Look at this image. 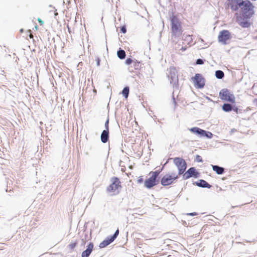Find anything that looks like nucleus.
<instances>
[{"label":"nucleus","instance_id":"nucleus-1","mask_svg":"<svg viewBox=\"0 0 257 257\" xmlns=\"http://www.w3.org/2000/svg\"><path fill=\"white\" fill-rule=\"evenodd\" d=\"M243 4L240 6L241 14L235 13V17L236 22L242 28H248L251 23L248 19L254 15V6L248 0H244Z\"/></svg>","mask_w":257,"mask_h":257},{"label":"nucleus","instance_id":"nucleus-2","mask_svg":"<svg viewBox=\"0 0 257 257\" xmlns=\"http://www.w3.org/2000/svg\"><path fill=\"white\" fill-rule=\"evenodd\" d=\"M170 21L172 36L174 37L180 36L183 33L181 22L175 16H172L170 18Z\"/></svg>","mask_w":257,"mask_h":257},{"label":"nucleus","instance_id":"nucleus-3","mask_svg":"<svg viewBox=\"0 0 257 257\" xmlns=\"http://www.w3.org/2000/svg\"><path fill=\"white\" fill-rule=\"evenodd\" d=\"M110 181L111 183L107 187L106 191L112 195L118 194L119 190L121 188L119 179L117 177H113L111 178Z\"/></svg>","mask_w":257,"mask_h":257},{"label":"nucleus","instance_id":"nucleus-4","mask_svg":"<svg viewBox=\"0 0 257 257\" xmlns=\"http://www.w3.org/2000/svg\"><path fill=\"white\" fill-rule=\"evenodd\" d=\"M178 178V175L176 173H167L161 179V184L163 186L171 185L175 183Z\"/></svg>","mask_w":257,"mask_h":257},{"label":"nucleus","instance_id":"nucleus-5","mask_svg":"<svg viewBox=\"0 0 257 257\" xmlns=\"http://www.w3.org/2000/svg\"><path fill=\"white\" fill-rule=\"evenodd\" d=\"M160 172V171L150 172L149 173L150 177L144 182L145 186L147 188L150 189L156 186L157 184V178Z\"/></svg>","mask_w":257,"mask_h":257},{"label":"nucleus","instance_id":"nucleus-6","mask_svg":"<svg viewBox=\"0 0 257 257\" xmlns=\"http://www.w3.org/2000/svg\"><path fill=\"white\" fill-rule=\"evenodd\" d=\"M219 97L222 100L229 102L232 104L235 103V97L227 89H222L219 92Z\"/></svg>","mask_w":257,"mask_h":257},{"label":"nucleus","instance_id":"nucleus-7","mask_svg":"<svg viewBox=\"0 0 257 257\" xmlns=\"http://www.w3.org/2000/svg\"><path fill=\"white\" fill-rule=\"evenodd\" d=\"M173 162L178 169V176L182 175L187 168V164L185 160L181 158L176 157L174 158Z\"/></svg>","mask_w":257,"mask_h":257},{"label":"nucleus","instance_id":"nucleus-8","mask_svg":"<svg viewBox=\"0 0 257 257\" xmlns=\"http://www.w3.org/2000/svg\"><path fill=\"white\" fill-rule=\"evenodd\" d=\"M230 33L228 30H222L220 31L218 36V40L223 44H226L227 41L231 39Z\"/></svg>","mask_w":257,"mask_h":257},{"label":"nucleus","instance_id":"nucleus-9","mask_svg":"<svg viewBox=\"0 0 257 257\" xmlns=\"http://www.w3.org/2000/svg\"><path fill=\"white\" fill-rule=\"evenodd\" d=\"M228 5L232 11H237L242 5L244 0H227Z\"/></svg>","mask_w":257,"mask_h":257},{"label":"nucleus","instance_id":"nucleus-10","mask_svg":"<svg viewBox=\"0 0 257 257\" xmlns=\"http://www.w3.org/2000/svg\"><path fill=\"white\" fill-rule=\"evenodd\" d=\"M195 86L199 88H203L205 84L204 79L200 74H196L193 78Z\"/></svg>","mask_w":257,"mask_h":257},{"label":"nucleus","instance_id":"nucleus-11","mask_svg":"<svg viewBox=\"0 0 257 257\" xmlns=\"http://www.w3.org/2000/svg\"><path fill=\"white\" fill-rule=\"evenodd\" d=\"M197 173L194 168L192 167L189 168L188 171L185 172L183 175L184 179H187L193 176H197Z\"/></svg>","mask_w":257,"mask_h":257},{"label":"nucleus","instance_id":"nucleus-12","mask_svg":"<svg viewBox=\"0 0 257 257\" xmlns=\"http://www.w3.org/2000/svg\"><path fill=\"white\" fill-rule=\"evenodd\" d=\"M93 247V243L90 242L87 246V249L82 252V257H88L92 251Z\"/></svg>","mask_w":257,"mask_h":257},{"label":"nucleus","instance_id":"nucleus-13","mask_svg":"<svg viewBox=\"0 0 257 257\" xmlns=\"http://www.w3.org/2000/svg\"><path fill=\"white\" fill-rule=\"evenodd\" d=\"M141 67V63L137 60H134L132 64L128 67V70L131 72H134L135 70L140 69Z\"/></svg>","mask_w":257,"mask_h":257},{"label":"nucleus","instance_id":"nucleus-14","mask_svg":"<svg viewBox=\"0 0 257 257\" xmlns=\"http://www.w3.org/2000/svg\"><path fill=\"white\" fill-rule=\"evenodd\" d=\"M191 132L197 134L198 136H199L200 137H202L203 136V134H205V131L203 130L199 127H194L190 128L189 130Z\"/></svg>","mask_w":257,"mask_h":257},{"label":"nucleus","instance_id":"nucleus-15","mask_svg":"<svg viewBox=\"0 0 257 257\" xmlns=\"http://www.w3.org/2000/svg\"><path fill=\"white\" fill-rule=\"evenodd\" d=\"M114 240L111 238V237H107L105 240L100 243L99 247L100 248H104L112 242Z\"/></svg>","mask_w":257,"mask_h":257},{"label":"nucleus","instance_id":"nucleus-16","mask_svg":"<svg viewBox=\"0 0 257 257\" xmlns=\"http://www.w3.org/2000/svg\"><path fill=\"white\" fill-rule=\"evenodd\" d=\"M109 131L104 130L101 135V140L103 143H106L108 141Z\"/></svg>","mask_w":257,"mask_h":257},{"label":"nucleus","instance_id":"nucleus-17","mask_svg":"<svg viewBox=\"0 0 257 257\" xmlns=\"http://www.w3.org/2000/svg\"><path fill=\"white\" fill-rule=\"evenodd\" d=\"M212 169L214 171L216 172L217 174L219 175L223 174L224 171L223 168L215 165H212Z\"/></svg>","mask_w":257,"mask_h":257},{"label":"nucleus","instance_id":"nucleus-18","mask_svg":"<svg viewBox=\"0 0 257 257\" xmlns=\"http://www.w3.org/2000/svg\"><path fill=\"white\" fill-rule=\"evenodd\" d=\"M197 185L199 187H206L208 188H210L211 186L206 181L203 180H200L199 182L197 183Z\"/></svg>","mask_w":257,"mask_h":257},{"label":"nucleus","instance_id":"nucleus-19","mask_svg":"<svg viewBox=\"0 0 257 257\" xmlns=\"http://www.w3.org/2000/svg\"><path fill=\"white\" fill-rule=\"evenodd\" d=\"M222 110L225 112H229L232 109V106L229 103H224L222 106Z\"/></svg>","mask_w":257,"mask_h":257},{"label":"nucleus","instance_id":"nucleus-20","mask_svg":"<svg viewBox=\"0 0 257 257\" xmlns=\"http://www.w3.org/2000/svg\"><path fill=\"white\" fill-rule=\"evenodd\" d=\"M215 76L218 79H222L224 76V72L221 70H217L215 72Z\"/></svg>","mask_w":257,"mask_h":257},{"label":"nucleus","instance_id":"nucleus-21","mask_svg":"<svg viewBox=\"0 0 257 257\" xmlns=\"http://www.w3.org/2000/svg\"><path fill=\"white\" fill-rule=\"evenodd\" d=\"M117 54L118 57L121 59H124L126 55L125 51L123 50H120L118 51Z\"/></svg>","mask_w":257,"mask_h":257},{"label":"nucleus","instance_id":"nucleus-22","mask_svg":"<svg viewBox=\"0 0 257 257\" xmlns=\"http://www.w3.org/2000/svg\"><path fill=\"white\" fill-rule=\"evenodd\" d=\"M122 93L125 98H127L129 93V87H125L122 90Z\"/></svg>","mask_w":257,"mask_h":257},{"label":"nucleus","instance_id":"nucleus-23","mask_svg":"<svg viewBox=\"0 0 257 257\" xmlns=\"http://www.w3.org/2000/svg\"><path fill=\"white\" fill-rule=\"evenodd\" d=\"M77 245V242L74 241V242H71V243H70L68 245V247L69 249H70L71 250H73L75 247Z\"/></svg>","mask_w":257,"mask_h":257},{"label":"nucleus","instance_id":"nucleus-24","mask_svg":"<svg viewBox=\"0 0 257 257\" xmlns=\"http://www.w3.org/2000/svg\"><path fill=\"white\" fill-rule=\"evenodd\" d=\"M203 137H206L208 138H211L212 137V134L210 132L205 131V134H203Z\"/></svg>","mask_w":257,"mask_h":257},{"label":"nucleus","instance_id":"nucleus-25","mask_svg":"<svg viewBox=\"0 0 257 257\" xmlns=\"http://www.w3.org/2000/svg\"><path fill=\"white\" fill-rule=\"evenodd\" d=\"M118 234H119V230H118V229H117L115 231V232L114 234L112 236H110V237H111V238L112 239V240H114V239H115L117 237V236H118Z\"/></svg>","mask_w":257,"mask_h":257},{"label":"nucleus","instance_id":"nucleus-26","mask_svg":"<svg viewBox=\"0 0 257 257\" xmlns=\"http://www.w3.org/2000/svg\"><path fill=\"white\" fill-rule=\"evenodd\" d=\"M134 61V60H133L131 58H127L125 63L126 65H131Z\"/></svg>","mask_w":257,"mask_h":257},{"label":"nucleus","instance_id":"nucleus-27","mask_svg":"<svg viewBox=\"0 0 257 257\" xmlns=\"http://www.w3.org/2000/svg\"><path fill=\"white\" fill-rule=\"evenodd\" d=\"M195 161L197 162H202L203 160L202 157L200 155H196L195 157Z\"/></svg>","mask_w":257,"mask_h":257},{"label":"nucleus","instance_id":"nucleus-28","mask_svg":"<svg viewBox=\"0 0 257 257\" xmlns=\"http://www.w3.org/2000/svg\"><path fill=\"white\" fill-rule=\"evenodd\" d=\"M120 31L123 34H125L126 32V29L125 26H123L120 27Z\"/></svg>","mask_w":257,"mask_h":257},{"label":"nucleus","instance_id":"nucleus-29","mask_svg":"<svg viewBox=\"0 0 257 257\" xmlns=\"http://www.w3.org/2000/svg\"><path fill=\"white\" fill-rule=\"evenodd\" d=\"M144 181L143 176H140L137 180L138 183L141 184Z\"/></svg>","mask_w":257,"mask_h":257},{"label":"nucleus","instance_id":"nucleus-30","mask_svg":"<svg viewBox=\"0 0 257 257\" xmlns=\"http://www.w3.org/2000/svg\"><path fill=\"white\" fill-rule=\"evenodd\" d=\"M108 124H109V120L107 119L105 123V130L109 131Z\"/></svg>","mask_w":257,"mask_h":257},{"label":"nucleus","instance_id":"nucleus-31","mask_svg":"<svg viewBox=\"0 0 257 257\" xmlns=\"http://www.w3.org/2000/svg\"><path fill=\"white\" fill-rule=\"evenodd\" d=\"M196 64H203V61L202 59H198L197 60Z\"/></svg>","mask_w":257,"mask_h":257},{"label":"nucleus","instance_id":"nucleus-32","mask_svg":"<svg viewBox=\"0 0 257 257\" xmlns=\"http://www.w3.org/2000/svg\"><path fill=\"white\" fill-rule=\"evenodd\" d=\"M38 21L40 25L43 26L44 25V22L40 18L38 19Z\"/></svg>","mask_w":257,"mask_h":257},{"label":"nucleus","instance_id":"nucleus-33","mask_svg":"<svg viewBox=\"0 0 257 257\" xmlns=\"http://www.w3.org/2000/svg\"><path fill=\"white\" fill-rule=\"evenodd\" d=\"M96 61L97 65V66H99V65H100V59L99 58H97L96 59Z\"/></svg>","mask_w":257,"mask_h":257},{"label":"nucleus","instance_id":"nucleus-34","mask_svg":"<svg viewBox=\"0 0 257 257\" xmlns=\"http://www.w3.org/2000/svg\"><path fill=\"white\" fill-rule=\"evenodd\" d=\"M28 32L30 33V35H29V37L30 39H33V35L32 34H31V31L30 30H29L28 31Z\"/></svg>","mask_w":257,"mask_h":257},{"label":"nucleus","instance_id":"nucleus-35","mask_svg":"<svg viewBox=\"0 0 257 257\" xmlns=\"http://www.w3.org/2000/svg\"><path fill=\"white\" fill-rule=\"evenodd\" d=\"M67 28H68V31H69V33H71V31H70V28H69V26H68V25H67Z\"/></svg>","mask_w":257,"mask_h":257},{"label":"nucleus","instance_id":"nucleus-36","mask_svg":"<svg viewBox=\"0 0 257 257\" xmlns=\"http://www.w3.org/2000/svg\"><path fill=\"white\" fill-rule=\"evenodd\" d=\"M23 31V29L21 30V32H22Z\"/></svg>","mask_w":257,"mask_h":257}]
</instances>
